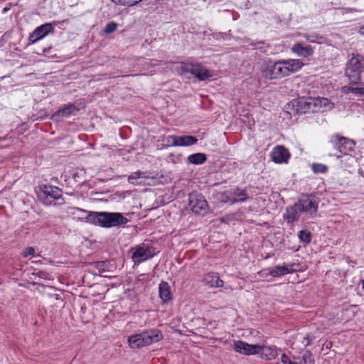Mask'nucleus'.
Masks as SVG:
<instances>
[{"label": "nucleus", "instance_id": "obj_22", "mask_svg": "<svg viewBox=\"0 0 364 364\" xmlns=\"http://www.w3.org/2000/svg\"><path fill=\"white\" fill-rule=\"evenodd\" d=\"M203 281L210 287H221L223 286V281L219 278L218 274L213 272L205 274Z\"/></svg>", "mask_w": 364, "mask_h": 364}, {"label": "nucleus", "instance_id": "obj_9", "mask_svg": "<svg viewBox=\"0 0 364 364\" xmlns=\"http://www.w3.org/2000/svg\"><path fill=\"white\" fill-rule=\"evenodd\" d=\"M296 204L301 213L306 216L314 214L318 208V202L309 196H302Z\"/></svg>", "mask_w": 364, "mask_h": 364}, {"label": "nucleus", "instance_id": "obj_35", "mask_svg": "<svg viewBox=\"0 0 364 364\" xmlns=\"http://www.w3.org/2000/svg\"><path fill=\"white\" fill-rule=\"evenodd\" d=\"M281 362L283 364H296V361H291L289 358L284 353L282 354L281 357Z\"/></svg>", "mask_w": 364, "mask_h": 364}, {"label": "nucleus", "instance_id": "obj_38", "mask_svg": "<svg viewBox=\"0 0 364 364\" xmlns=\"http://www.w3.org/2000/svg\"><path fill=\"white\" fill-rule=\"evenodd\" d=\"M351 92L360 95H364V87H352Z\"/></svg>", "mask_w": 364, "mask_h": 364}, {"label": "nucleus", "instance_id": "obj_16", "mask_svg": "<svg viewBox=\"0 0 364 364\" xmlns=\"http://www.w3.org/2000/svg\"><path fill=\"white\" fill-rule=\"evenodd\" d=\"M290 154L287 149L283 146H277L271 153L272 160L277 164L287 163Z\"/></svg>", "mask_w": 364, "mask_h": 364}, {"label": "nucleus", "instance_id": "obj_3", "mask_svg": "<svg viewBox=\"0 0 364 364\" xmlns=\"http://www.w3.org/2000/svg\"><path fill=\"white\" fill-rule=\"evenodd\" d=\"M164 336L157 328H151L140 333L131 335L128 337V343L132 348H140L161 341Z\"/></svg>", "mask_w": 364, "mask_h": 364}, {"label": "nucleus", "instance_id": "obj_5", "mask_svg": "<svg viewBox=\"0 0 364 364\" xmlns=\"http://www.w3.org/2000/svg\"><path fill=\"white\" fill-rule=\"evenodd\" d=\"M363 58L360 55H353L346 64L345 74L350 82L353 85L359 83L361 80L362 62Z\"/></svg>", "mask_w": 364, "mask_h": 364}, {"label": "nucleus", "instance_id": "obj_43", "mask_svg": "<svg viewBox=\"0 0 364 364\" xmlns=\"http://www.w3.org/2000/svg\"><path fill=\"white\" fill-rule=\"evenodd\" d=\"M363 289H364V279H363Z\"/></svg>", "mask_w": 364, "mask_h": 364}, {"label": "nucleus", "instance_id": "obj_24", "mask_svg": "<svg viewBox=\"0 0 364 364\" xmlns=\"http://www.w3.org/2000/svg\"><path fill=\"white\" fill-rule=\"evenodd\" d=\"M262 358L265 360L274 359L278 355V349L276 346H261Z\"/></svg>", "mask_w": 364, "mask_h": 364}, {"label": "nucleus", "instance_id": "obj_14", "mask_svg": "<svg viewBox=\"0 0 364 364\" xmlns=\"http://www.w3.org/2000/svg\"><path fill=\"white\" fill-rule=\"evenodd\" d=\"M79 109L73 104H68L53 113L50 119L55 122L62 121L64 118H67L72 114H75Z\"/></svg>", "mask_w": 364, "mask_h": 364}, {"label": "nucleus", "instance_id": "obj_23", "mask_svg": "<svg viewBox=\"0 0 364 364\" xmlns=\"http://www.w3.org/2000/svg\"><path fill=\"white\" fill-rule=\"evenodd\" d=\"M159 296L164 303L171 299V288L168 282L162 281L159 284Z\"/></svg>", "mask_w": 364, "mask_h": 364}, {"label": "nucleus", "instance_id": "obj_7", "mask_svg": "<svg viewBox=\"0 0 364 364\" xmlns=\"http://www.w3.org/2000/svg\"><path fill=\"white\" fill-rule=\"evenodd\" d=\"M132 257L135 264L141 263L152 258L156 255L155 248L145 244L136 246L132 249Z\"/></svg>", "mask_w": 364, "mask_h": 364}, {"label": "nucleus", "instance_id": "obj_13", "mask_svg": "<svg viewBox=\"0 0 364 364\" xmlns=\"http://www.w3.org/2000/svg\"><path fill=\"white\" fill-rule=\"evenodd\" d=\"M167 143L174 146H191L197 143L198 139L193 136H168Z\"/></svg>", "mask_w": 364, "mask_h": 364}, {"label": "nucleus", "instance_id": "obj_36", "mask_svg": "<svg viewBox=\"0 0 364 364\" xmlns=\"http://www.w3.org/2000/svg\"><path fill=\"white\" fill-rule=\"evenodd\" d=\"M34 253H35V250H34V248H33V247H27V248L25 250V251H24V252H23V256H24L25 257H28V256H29V255H33Z\"/></svg>", "mask_w": 364, "mask_h": 364}, {"label": "nucleus", "instance_id": "obj_33", "mask_svg": "<svg viewBox=\"0 0 364 364\" xmlns=\"http://www.w3.org/2000/svg\"><path fill=\"white\" fill-rule=\"evenodd\" d=\"M312 169L314 173H325L327 171V166L321 164H314Z\"/></svg>", "mask_w": 364, "mask_h": 364}, {"label": "nucleus", "instance_id": "obj_21", "mask_svg": "<svg viewBox=\"0 0 364 364\" xmlns=\"http://www.w3.org/2000/svg\"><path fill=\"white\" fill-rule=\"evenodd\" d=\"M262 77L268 80H277V75L275 70L274 61H268L264 63L260 68Z\"/></svg>", "mask_w": 364, "mask_h": 364}, {"label": "nucleus", "instance_id": "obj_25", "mask_svg": "<svg viewBox=\"0 0 364 364\" xmlns=\"http://www.w3.org/2000/svg\"><path fill=\"white\" fill-rule=\"evenodd\" d=\"M301 213L299 208H297V204L296 203L294 206L288 207L287 208L286 218L289 223L298 220Z\"/></svg>", "mask_w": 364, "mask_h": 364}, {"label": "nucleus", "instance_id": "obj_6", "mask_svg": "<svg viewBox=\"0 0 364 364\" xmlns=\"http://www.w3.org/2000/svg\"><path fill=\"white\" fill-rule=\"evenodd\" d=\"M329 144L339 153L348 155L354 149V141L344 137L339 134H336L331 136Z\"/></svg>", "mask_w": 364, "mask_h": 364}, {"label": "nucleus", "instance_id": "obj_17", "mask_svg": "<svg viewBox=\"0 0 364 364\" xmlns=\"http://www.w3.org/2000/svg\"><path fill=\"white\" fill-rule=\"evenodd\" d=\"M249 199L247 188H237L230 192L228 201L231 203L245 202Z\"/></svg>", "mask_w": 364, "mask_h": 364}, {"label": "nucleus", "instance_id": "obj_39", "mask_svg": "<svg viewBox=\"0 0 364 364\" xmlns=\"http://www.w3.org/2000/svg\"><path fill=\"white\" fill-rule=\"evenodd\" d=\"M351 89H352V87H350L344 86V87H342V91L344 93H348L350 92H351Z\"/></svg>", "mask_w": 364, "mask_h": 364}, {"label": "nucleus", "instance_id": "obj_10", "mask_svg": "<svg viewBox=\"0 0 364 364\" xmlns=\"http://www.w3.org/2000/svg\"><path fill=\"white\" fill-rule=\"evenodd\" d=\"M189 205L196 214H204L208 208V203L200 193L192 192L189 194Z\"/></svg>", "mask_w": 364, "mask_h": 364}, {"label": "nucleus", "instance_id": "obj_34", "mask_svg": "<svg viewBox=\"0 0 364 364\" xmlns=\"http://www.w3.org/2000/svg\"><path fill=\"white\" fill-rule=\"evenodd\" d=\"M117 29V24L114 22L108 23L105 28V32L107 34H109L113 33Z\"/></svg>", "mask_w": 364, "mask_h": 364}, {"label": "nucleus", "instance_id": "obj_26", "mask_svg": "<svg viewBox=\"0 0 364 364\" xmlns=\"http://www.w3.org/2000/svg\"><path fill=\"white\" fill-rule=\"evenodd\" d=\"M206 159V155L203 153H196L188 156V162L196 165L204 164Z\"/></svg>", "mask_w": 364, "mask_h": 364}, {"label": "nucleus", "instance_id": "obj_40", "mask_svg": "<svg viewBox=\"0 0 364 364\" xmlns=\"http://www.w3.org/2000/svg\"><path fill=\"white\" fill-rule=\"evenodd\" d=\"M348 12H361L362 11L360 9H356L353 8H347L346 9Z\"/></svg>", "mask_w": 364, "mask_h": 364}, {"label": "nucleus", "instance_id": "obj_19", "mask_svg": "<svg viewBox=\"0 0 364 364\" xmlns=\"http://www.w3.org/2000/svg\"><path fill=\"white\" fill-rule=\"evenodd\" d=\"M41 190L42 193L38 196L41 199H43V197L46 198L50 197L53 199H58L62 196L61 190L57 186L44 185Z\"/></svg>", "mask_w": 364, "mask_h": 364}, {"label": "nucleus", "instance_id": "obj_20", "mask_svg": "<svg viewBox=\"0 0 364 364\" xmlns=\"http://www.w3.org/2000/svg\"><path fill=\"white\" fill-rule=\"evenodd\" d=\"M282 60L287 76L299 71L304 66V63L299 59H288Z\"/></svg>", "mask_w": 364, "mask_h": 364}, {"label": "nucleus", "instance_id": "obj_37", "mask_svg": "<svg viewBox=\"0 0 364 364\" xmlns=\"http://www.w3.org/2000/svg\"><path fill=\"white\" fill-rule=\"evenodd\" d=\"M77 208H72L71 209H72L73 211L71 212V213L73 214V215L79 213V215H80L79 216V219L86 222L85 219H84V218L86 217V214H84V213H82L81 212L75 211V209H77Z\"/></svg>", "mask_w": 364, "mask_h": 364}, {"label": "nucleus", "instance_id": "obj_41", "mask_svg": "<svg viewBox=\"0 0 364 364\" xmlns=\"http://www.w3.org/2000/svg\"><path fill=\"white\" fill-rule=\"evenodd\" d=\"M360 33L361 35H363L364 36V26H362L360 28Z\"/></svg>", "mask_w": 364, "mask_h": 364}, {"label": "nucleus", "instance_id": "obj_1", "mask_svg": "<svg viewBox=\"0 0 364 364\" xmlns=\"http://www.w3.org/2000/svg\"><path fill=\"white\" fill-rule=\"evenodd\" d=\"M75 211L86 214V223H92L102 228H109L112 227L119 228L128 223V219L120 213L93 212L81 208L75 209Z\"/></svg>", "mask_w": 364, "mask_h": 364}, {"label": "nucleus", "instance_id": "obj_4", "mask_svg": "<svg viewBox=\"0 0 364 364\" xmlns=\"http://www.w3.org/2000/svg\"><path fill=\"white\" fill-rule=\"evenodd\" d=\"M177 70L179 75L187 78L194 77L198 81H204L213 77L210 72L199 63L181 62Z\"/></svg>", "mask_w": 364, "mask_h": 364}, {"label": "nucleus", "instance_id": "obj_8", "mask_svg": "<svg viewBox=\"0 0 364 364\" xmlns=\"http://www.w3.org/2000/svg\"><path fill=\"white\" fill-rule=\"evenodd\" d=\"M293 266L294 264L292 263L287 264H284L283 265H276L272 267L264 269L259 272L258 274L260 275V277L269 280L268 277L269 276L273 278H275L292 273L294 271L292 269Z\"/></svg>", "mask_w": 364, "mask_h": 364}, {"label": "nucleus", "instance_id": "obj_32", "mask_svg": "<svg viewBox=\"0 0 364 364\" xmlns=\"http://www.w3.org/2000/svg\"><path fill=\"white\" fill-rule=\"evenodd\" d=\"M296 364H314V360L311 358V354L310 352H306L304 353L301 358H299V361H296Z\"/></svg>", "mask_w": 364, "mask_h": 364}, {"label": "nucleus", "instance_id": "obj_30", "mask_svg": "<svg viewBox=\"0 0 364 364\" xmlns=\"http://www.w3.org/2000/svg\"><path fill=\"white\" fill-rule=\"evenodd\" d=\"M142 0H112L117 5L124 6H133L141 2Z\"/></svg>", "mask_w": 364, "mask_h": 364}, {"label": "nucleus", "instance_id": "obj_11", "mask_svg": "<svg viewBox=\"0 0 364 364\" xmlns=\"http://www.w3.org/2000/svg\"><path fill=\"white\" fill-rule=\"evenodd\" d=\"M315 104L311 98H298L292 101V111L303 114L313 111Z\"/></svg>", "mask_w": 364, "mask_h": 364}, {"label": "nucleus", "instance_id": "obj_15", "mask_svg": "<svg viewBox=\"0 0 364 364\" xmlns=\"http://www.w3.org/2000/svg\"><path fill=\"white\" fill-rule=\"evenodd\" d=\"M55 25V22L53 23H46L43 25L37 27L31 36V41L35 43L37 41L42 39L48 33H53Z\"/></svg>", "mask_w": 364, "mask_h": 364}, {"label": "nucleus", "instance_id": "obj_18", "mask_svg": "<svg viewBox=\"0 0 364 364\" xmlns=\"http://www.w3.org/2000/svg\"><path fill=\"white\" fill-rule=\"evenodd\" d=\"M291 51L302 58H309L314 53V49L310 45L305 46L300 42H297L292 46Z\"/></svg>", "mask_w": 364, "mask_h": 364}, {"label": "nucleus", "instance_id": "obj_27", "mask_svg": "<svg viewBox=\"0 0 364 364\" xmlns=\"http://www.w3.org/2000/svg\"><path fill=\"white\" fill-rule=\"evenodd\" d=\"M146 177V173L142 171H136L132 173L128 177V181L130 183L137 185L141 183V181H139L140 178H144Z\"/></svg>", "mask_w": 364, "mask_h": 364}, {"label": "nucleus", "instance_id": "obj_42", "mask_svg": "<svg viewBox=\"0 0 364 364\" xmlns=\"http://www.w3.org/2000/svg\"><path fill=\"white\" fill-rule=\"evenodd\" d=\"M305 339H306V340H307V342H306V343L305 344V346H308V345H309V344H310V340H309V337H308V336H307L306 338H305Z\"/></svg>", "mask_w": 364, "mask_h": 364}, {"label": "nucleus", "instance_id": "obj_2", "mask_svg": "<svg viewBox=\"0 0 364 364\" xmlns=\"http://www.w3.org/2000/svg\"><path fill=\"white\" fill-rule=\"evenodd\" d=\"M164 336L157 328H151L140 333L131 335L128 337V343L132 348H140L161 341Z\"/></svg>", "mask_w": 364, "mask_h": 364}, {"label": "nucleus", "instance_id": "obj_29", "mask_svg": "<svg viewBox=\"0 0 364 364\" xmlns=\"http://www.w3.org/2000/svg\"><path fill=\"white\" fill-rule=\"evenodd\" d=\"M109 262L107 261H99L96 262L95 267L98 272L100 275H102L103 273L108 270Z\"/></svg>", "mask_w": 364, "mask_h": 364}, {"label": "nucleus", "instance_id": "obj_12", "mask_svg": "<svg viewBox=\"0 0 364 364\" xmlns=\"http://www.w3.org/2000/svg\"><path fill=\"white\" fill-rule=\"evenodd\" d=\"M233 349L241 354L244 355H255L260 353L261 345L249 344L242 341H236L234 342Z\"/></svg>", "mask_w": 364, "mask_h": 364}, {"label": "nucleus", "instance_id": "obj_28", "mask_svg": "<svg viewBox=\"0 0 364 364\" xmlns=\"http://www.w3.org/2000/svg\"><path fill=\"white\" fill-rule=\"evenodd\" d=\"M275 70L277 72L278 79H281L282 77H287L284 65L283 63V60H277L274 62Z\"/></svg>", "mask_w": 364, "mask_h": 364}, {"label": "nucleus", "instance_id": "obj_31", "mask_svg": "<svg viewBox=\"0 0 364 364\" xmlns=\"http://www.w3.org/2000/svg\"><path fill=\"white\" fill-rule=\"evenodd\" d=\"M299 240L304 243H309L311 240V234L308 230H300L298 234Z\"/></svg>", "mask_w": 364, "mask_h": 364}]
</instances>
